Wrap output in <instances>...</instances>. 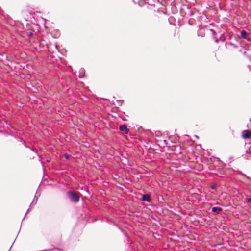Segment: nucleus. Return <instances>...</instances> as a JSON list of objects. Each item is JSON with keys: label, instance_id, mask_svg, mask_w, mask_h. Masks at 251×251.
<instances>
[{"label": "nucleus", "instance_id": "14", "mask_svg": "<svg viewBox=\"0 0 251 251\" xmlns=\"http://www.w3.org/2000/svg\"><path fill=\"white\" fill-rule=\"evenodd\" d=\"M29 34H30V36H31L32 35V33L31 32H30Z\"/></svg>", "mask_w": 251, "mask_h": 251}, {"label": "nucleus", "instance_id": "6", "mask_svg": "<svg viewBox=\"0 0 251 251\" xmlns=\"http://www.w3.org/2000/svg\"><path fill=\"white\" fill-rule=\"evenodd\" d=\"M142 200H143V201L150 202L151 201L150 196L148 194H143L142 195Z\"/></svg>", "mask_w": 251, "mask_h": 251}, {"label": "nucleus", "instance_id": "13", "mask_svg": "<svg viewBox=\"0 0 251 251\" xmlns=\"http://www.w3.org/2000/svg\"><path fill=\"white\" fill-rule=\"evenodd\" d=\"M82 77H83V76H81V75H79V78H82Z\"/></svg>", "mask_w": 251, "mask_h": 251}, {"label": "nucleus", "instance_id": "9", "mask_svg": "<svg viewBox=\"0 0 251 251\" xmlns=\"http://www.w3.org/2000/svg\"><path fill=\"white\" fill-rule=\"evenodd\" d=\"M38 201V197L36 195H35L33 198L32 202L34 203V205H35Z\"/></svg>", "mask_w": 251, "mask_h": 251}, {"label": "nucleus", "instance_id": "20", "mask_svg": "<svg viewBox=\"0 0 251 251\" xmlns=\"http://www.w3.org/2000/svg\"><path fill=\"white\" fill-rule=\"evenodd\" d=\"M10 249L9 250V251H10Z\"/></svg>", "mask_w": 251, "mask_h": 251}, {"label": "nucleus", "instance_id": "10", "mask_svg": "<svg viewBox=\"0 0 251 251\" xmlns=\"http://www.w3.org/2000/svg\"><path fill=\"white\" fill-rule=\"evenodd\" d=\"M34 203H33L32 202L30 203V204L29 205V208H30V209H32V208L33 207V206H34Z\"/></svg>", "mask_w": 251, "mask_h": 251}, {"label": "nucleus", "instance_id": "18", "mask_svg": "<svg viewBox=\"0 0 251 251\" xmlns=\"http://www.w3.org/2000/svg\"><path fill=\"white\" fill-rule=\"evenodd\" d=\"M120 100H117V102H119Z\"/></svg>", "mask_w": 251, "mask_h": 251}, {"label": "nucleus", "instance_id": "16", "mask_svg": "<svg viewBox=\"0 0 251 251\" xmlns=\"http://www.w3.org/2000/svg\"><path fill=\"white\" fill-rule=\"evenodd\" d=\"M66 158L68 159L69 158L68 156H66Z\"/></svg>", "mask_w": 251, "mask_h": 251}, {"label": "nucleus", "instance_id": "4", "mask_svg": "<svg viewBox=\"0 0 251 251\" xmlns=\"http://www.w3.org/2000/svg\"><path fill=\"white\" fill-rule=\"evenodd\" d=\"M119 129L125 134H127L129 132V129L127 128V126L125 124L120 125L119 126Z\"/></svg>", "mask_w": 251, "mask_h": 251}, {"label": "nucleus", "instance_id": "2", "mask_svg": "<svg viewBox=\"0 0 251 251\" xmlns=\"http://www.w3.org/2000/svg\"><path fill=\"white\" fill-rule=\"evenodd\" d=\"M156 0H148L147 2L148 9L152 10L154 12H155L156 11Z\"/></svg>", "mask_w": 251, "mask_h": 251}, {"label": "nucleus", "instance_id": "15", "mask_svg": "<svg viewBox=\"0 0 251 251\" xmlns=\"http://www.w3.org/2000/svg\"><path fill=\"white\" fill-rule=\"evenodd\" d=\"M50 161V160H49V159L47 160V162H49Z\"/></svg>", "mask_w": 251, "mask_h": 251}, {"label": "nucleus", "instance_id": "17", "mask_svg": "<svg viewBox=\"0 0 251 251\" xmlns=\"http://www.w3.org/2000/svg\"><path fill=\"white\" fill-rule=\"evenodd\" d=\"M58 250H61V251H63L61 250V249H58Z\"/></svg>", "mask_w": 251, "mask_h": 251}, {"label": "nucleus", "instance_id": "7", "mask_svg": "<svg viewBox=\"0 0 251 251\" xmlns=\"http://www.w3.org/2000/svg\"><path fill=\"white\" fill-rule=\"evenodd\" d=\"M222 211V208L218 207H214L212 208V211L213 212H216L219 213L220 212Z\"/></svg>", "mask_w": 251, "mask_h": 251}, {"label": "nucleus", "instance_id": "1", "mask_svg": "<svg viewBox=\"0 0 251 251\" xmlns=\"http://www.w3.org/2000/svg\"><path fill=\"white\" fill-rule=\"evenodd\" d=\"M79 193L75 191L69 190L67 192V195L69 198L70 202L76 203L79 202L80 200Z\"/></svg>", "mask_w": 251, "mask_h": 251}, {"label": "nucleus", "instance_id": "8", "mask_svg": "<svg viewBox=\"0 0 251 251\" xmlns=\"http://www.w3.org/2000/svg\"><path fill=\"white\" fill-rule=\"evenodd\" d=\"M247 34L248 33L245 30H242L241 32V36L244 39L247 38Z\"/></svg>", "mask_w": 251, "mask_h": 251}, {"label": "nucleus", "instance_id": "12", "mask_svg": "<svg viewBox=\"0 0 251 251\" xmlns=\"http://www.w3.org/2000/svg\"><path fill=\"white\" fill-rule=\"evenodd\" d=\"M246 201L248 202H250L251 203V198H247L246 199Z\"/></svg>", "mask_w": 251, "mask_h": 251}, {"label": "nucleus", "instance_id": "3", "mask_svg": "<svg viewBox=\"0 0 251 251\" xmlns=\"http://www.w3.org/2000/svg\"><path fill=\"white\" fill-rule=\"evenodd\" d=\"M25 146L26 148H29L32 151H33L35 152V153L37 155V156H38V157L39 158V161H40L41 164H42V166L43 170H44L45 169V163L42 160V157H41V156L40 155H39L38 153L37 150H36L35 149H34L32 147H30L27 146H26L25 145Z\"/></svg>", "mask_w": 251, "mask_h": 251}, {"label": "nucleus", "instance_id": "11", "mask_svg": "<svg viewBox=\"0 0 251 251\" xmlns=\"http://www.w3.org/2000/svg\"><path fill=\"white\" fill-rule=\"evenodd\" d=\"M31 209H30V208H28V209H27V211H26V212L25 215V216H26V215H27V214L30 212V211L31 210Z\"/></svg>", "mask_w": 251, "mask_h": 251}, {"label": "nucleus", "instance_id": "5", "mask_svg": "<svg viewBox=\"0 0 251 251\" xmlns=\"http://www.w3.org/2000/svg\"><path fill=\"white\" fill-rule=\"evenodd\" d=\"M242 137L244 139L251 138V132L249 130H245L242 132Z\"/></svg>", "mask_w": 251, "mask_h": 251}, {"label": "nucleus", "instance_id": "19", "mask_svg": "<svg viewBox=\"0 0 251 251\" xmlns=\"http://www.w3.org/2000/svg\"><path fill=\"white\" fill-rule=\"evenodd\" d=\"M12 246H13V245H11V247H10V249H11V248Z\"/></svg>", "mask_w": 251, "mask_h": 251}]
</instances>
